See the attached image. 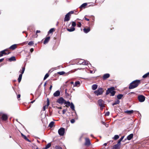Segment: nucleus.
<instances>
[{"label":"nucleus","mask_w":149,"mask_h":149,"mask_svg":"<svg viewBox=\"0 0 149 149\" xmlns=\"http://www.w3.org/2000/svg\"><path fill=\"white\" fill-rule=\"evenodd\" d=\"M140 83L139 80H136L131 82L129 87V89H132L137 87Z\"/></svg>","instance_id":"obj_1"},{"label":"nucleus","mask_w":149,"mask_h":149,"mask_svg":"<svg viewBox=\"0 0 149 149\" xmlns=\"http://www.w3.org/2000/svg\"><path fill=\"white\" fill-rule=\"evenodd\" d=\"M114 90L115 88L113 87H112L108 88L107 91L106 95H107L110 93L111 96H113L116 93L115 91H114Z\"/></svg>","instance_id":"obj_2"},{"label":"nucleus","mask_w":149,"mask_h":149,"mask_svg":"<svg viewBox=\"0 0 149 149\" xmlns=\"http://www.w3.org/2000/svg\"><path fill=\"white\" fill-rule=\"evenodd\" d=\"M25 66L24 65V67L22 68V70H20L19 72V73H20V74L19 75V77L18 79V81L19 83L21 81L22 78V74L24 73V71H25Z\"/></svg>","instance_id":"obj_3"},{"label":"nucleus","mask_w":149,"mask_h":149,"mask_svg":"<svg viewBox=\"0 0 149 149\" xmlns=\"http://www.w3.org/2000/svg\"><path fill=\"white\" fill-rule=\"evenodd\" d=\"M103 92V89L102 88H99L97 90L94 92L95 94L97 96L102 94Z\"/></svg>","instance_id":"obj_4"},{"label":"nucleus","mask_w":149,"mask_h":149,"mask_svg":"<svg viewBox=\"0 0 149 149\" xmlns=\"http://www.w3.org/2000/svg\"><path fill=\"white\" fill-rule=\"evenodd\" d=\"M89 62L87 61H86L84 60L81 59L80 60L78 63L79 64H82L83 65H87L88 64Z\"/></svg>","instance_id":"obj_5"},{"label":"nucleus","mask_w":149,"mask_h":149,"mask_svg":"<svg viewBox=\"0 0 149 149\" xmlns=\"http://www.w3.org/2000/svg\"><path fill=\"white\" fill-rule=\"evenodd\" d=\"M65 100L62 97H60L56 101V102L60 104H64Z\"/></svg>","instance_id":"obj_6"},{"label":"nucleus","mask_w":149,"mask_h":149,"mask_svg":"<svg viewBox=\"0 0 149 149\" xmlns=\"http://www.w3.org/2000/svg\"><path fill=\"white\" fill-rule=\"evenodd\" d=\"M58 132L60 135L61 136H63L65 132L64 128L63 127L60 128L58 130Z\"/></svg>","instance_id":"obj_7"},{"label":"nucleus","mask_w":149,"mask_h":149,"mask_svg":"<svg viewBox=\"0 0 149 149\" xmlns=\"http://www.w3.org/2000/svg\"><path fill=\"white\" fill-rule=\"evenodd\" d=\"M145 99V97L143 95H140L138 96V99L139 101L140 102H144Z\"/></svg>","instance_id":"obj_8"},{"label":"nucleus","mask_w":149,"mask_h":149,"mask_svg":"<svg viewBox=\"0 0 149 149\" xmlns=\"http://www.w3.org/2000/svg\"><path fill=\"white\" fill-rule=\"evenodd\" d=\"M98 104L100 107H104V106L103 104L104 102L102 100H98Z\"/></svg>","instance_id":"obj_9"},{"label":"nucleus","mask_w":149,"mask_h":149,"mask_svg":"<svg viewBox=\"0 0 149 149\" xmlns=\"http://www.w3.org/2000/svg\"><path fill=\"white\" fill-rule=\"evenodd\" d=\"M70 15H69V13H68L65 15V17L64 18V21L65 22L68 21H69L70 19Z\"/></svg>","instance_id":"obj_10"},{"label":"nucleus","mask_w":149,"mask_h":149,"mask_svg":"<svg viewBox=\"0 0 149 149\" xmlns=\"http://www.w3.org/2000/svg\"><path fill=\"white\" fill-rule=\"evenodd\" d=\"M85 145L86 146H89L91 144V142L89 139L88 138H86Z\"/></svg>","instance_id":"obj_11"},{"label":"nucleus","mask_w":149,"mask_h":149,"mask_svg":"<svg viewBox=\"0 0 149 149\" xmlns=\"http://www.w3.org/2000/svg\"><path fill=\"white\" fill-rule=\"evenodd\" d=\"M49 105V99H47V104L46 105L44 106L43 107V111L45 110L46 108H47L48 106Z\"/></svg>","instance_id":"obj_12"},{"label":"nucleus","mask_w":149,"mask_h":149,"mask_svg":"<svg viewBox=\"0 0 149 149\" xmlns=\"http://www.w3.org/2000/svg\"><path fill=\"white\" fill-rule=\"evenodd\" d=\"M1 119L3 120H6L8 119V116L6 114H3L1 116Z\"/></svg>","instance_id":"obj_13"},{"label":"nucleus","mask_w":149,"mask_h":149,"mask_svg":"<svg viewBox=\"0 0 149 149\" xmlns=\"http://www.w3.org/2000/svg\"><path fill=\"white\" fill-rule=\"evenodd\" d=\"M120 144L118 142L117 143L113 146V148L114 149H118L120 147Z\"/></svg>","instance_id":"obj_14"},{"label":"nucleus","mask_w":149,"mask_h":149,"mask_svg":"<svg viewBox=\"0 0 149 149\" xmlns=\"http://www.w3.org/2000/svg\"><path fill=\"white\" fill-rule=\"evenodd\" d=\"M60 91L58 90L56 91L53 94V95L54 97H58L60 95Z\"/></svg>","instance_id":"obj_15"},{"label":"nucleus","mask_w":149,"mask_h":149,"mask_svg":"<svg viewBox=\"0 0 149 149\" xmlns=\"http://www.w3.org/2000/svg\"><path fill=\"white\" fill-rule=\"evenodd\" d=\"M50 39V37L49 36L47 37L45 40L44 41L43 43L44 44H46L49 41Z\"/></svg>","instance_id":"obj_16"},{"label":"nucleus","mask_w":149,"mask_h":149,"mask_svg":"<svg viewBox=\"0 0 149 149\" xmlns=\"http://www.w3.org/2000/svg\"><path fill=\"white\" fill-rule=\"evenodd\" d=\"M110 76L109 74H105L103 76V78L104 79H106L109 78Z\"/></svg>","instance_id":"obj_17"},{"label":"nucleus","mask_w":149,"mask_h":149,"mask_svg":"<svg viewBox=\"0 0 149 149\" xmlns=\"http://www.w3.org/2000/svg\"><path fill=\"white\" fill-rule=\"evenodd\" d=\"M133 134H130L127 136V139L129 140H130L133 137Z\"/></svg>","instance_id":"obj_18"},{"label":"nucleus","mask_w":149,"mask_h":149,"mask_svg":"<svg viewBox=\"0 0 149 149\" xmlns=\"http://www.w3.org/2000/svg\"><path fill=\"white\" fill-rule=\"evenodd\" d=\"M84 31L86 33H87L90 30V28H84L83 29Z\"/></svg>","instance_id":"obj_19"},{"label":"nucleus","mask_w":149,"mask_h":149,"mask_svg":"<svg viewBox=\"0 0 149 149\" xmlns=\"http://www.w3.org/2000/svg\"><path fill=\"white\" fill-rule=\"evenodd\" d=\"M87 5V3H84L80 6L79 8H85Z\"/></svg>","instance_id":"obj_20"},{"label":"nucleus","mask_w":149,"mask_h":149,"mask_svg":"<svg viewBox=\"0 0 149 149\" xmlns=\"http://www.w3.org/2000/svg\"><path fill=\"white\" fill-rule=\"evenodd\" d=\"M16 48V45L14 44L11 46L10 47V49L14 50Z\"/></svg>","instance_id":"obj_21"},{"label":"nucleus","mask_w":149,"mask_h":149,"mask_svg":"<svg viewBox=\"0 0 149 149\" xmlns=\"http://www.w3.org/2000/svg\"><path fill=\"white\" fill-rule=\"evenodd\" d=\"M54 122L53 121L51 122L49 124L48 127H50L52 128L54 126Z\"/></svg>","instance_id":"obj_22"},{"label":"nucleus","mask_w":149,"mask_h":149,"mask_svg":"<svg viewBox=\"0 0 149 149\" xmlns=\"http://www.w3.org/2000/svg\"><path fill=\"white\" fill-rule=\"evenodd\" d=\"M75 30V28L74 27H72L70 29H68L67 30L69 32H72L74 31Z\"/></svg>","instance_id":"obj_23"},{"label":"nucleus","mask_w":149,"mask_h":149,"mask_svg":"<svg viewBox=\"0 0 149 149\" xmlns=\"http://www.w3.org/2000/svg\"><path fill=\"white\" fill-rule=\"evenodd\" d=\"M97 84H94L92 85V88L93 90H94L97 89Z\"/></svg>","instance_id":"obj_24"},{"label":"nucleus","mask_w":149,"mask_h":149,"mask_svg":"<svg viewBox=\"0 0 149 149\" xmlns=\"http://www.w3.org/2000/svg\"><path fill=\"white\" fill-rule=\"evenodd\" d=\"M125 112L127 113L128 114H131L133 112V110H127L125 111Z\"/></svg>","instance_id":"obj_25"},{"label":"nucleus","mask_w":149,"mask_h":149,"mask_svg":"<svg viewBox=\"0 0 149 149\" xmlns=\"http://www.w3.org/2000/svg\"><path fill=\"white\" fill-rule=\"evenodd\" d=\"M9 59L10 61H15L16 60L15 58V56H12L9 58Z\"/></svg>","instance_id":"obj_26"},{"label":"nucleus","mask_w":149,"mask_h":149,"mask_svg":"<svg viewBox=\"0 0 149 149\" xmlns=\"http://www.w3.org/2000/svg\"><path fill=\"white\" fill-rule=\"evenodd\" d=\"M70 108L73 111L74 110V104H73V103H71V104L70 105Z\"/></svg>","instance_id":"obj_27"},{"label":"nucleus","mask_w":149,"mask_h":149,"mask_svg":"<svg viewBox=\"0 0 149 149\" xmlns=\"http://www.w3.org/2000/svg\"><path fill=\"white\" fill-rule=\"evenodd\" d=\"M51 146V144L50 143H48L46 146L45 148L44 149H47L49 148Z\"/></svg>","instance_id":"obj_28"},{"label":"nucleus","mask_w":149,"mask_h":149,"mask_svg":"<svg viewBox=\"0 0 149 149\" xmlns=\"http://www.w3.org/2000/svg\"><path fill=\"white\" fill-rule=\"evenodd\" d=\"M120 103V101L119 100H117L114 103L112 104V105L114 106L116 104H118Z\"/></svg>","instance_id":"obj_29"},{"label":"nucleus","mask_w":149,"mask_h":149,"mask_svg":"<svg viewBox=\"0 0 149 149\" xmlns=\"http://www.w3.org/2000/svg\"><path fill=\"white\" fill-rule=\"evenodd\" d=\"M54 31V28H52L50 29L49 31L48 32V34H49L53 32Z\"/></svg>","instance_id":"obj_30"},{"label":"nucleus","mask_w":149,"mask_h":149,"mask_svg":"<svg viewBox=\"0 0 149 149\" xmlns=\"http://www.w3.org/2000/svg\"><path fill=\"white\" fill-rule=\"evenodd\" d=\"M123 95L122 94H120L117 96V98L118 99H121L123 97Z\"/></svg>","instance_id":"obj_31"},{"label":"nucleus","mask_w":149,"mask_h":149,"mask_svg":"<svg viewBox=\"0 0 149 149\" xmlns=\"http://www.w3.org/2000/svg\"><path fill=\"white\" fill-rule=\"evenodd\" d=\"M64 104H66V105H68V106H70V105L71 104L70 103V102L69 101H66L65 100V102L64 103Z\"/></svg>","instance_id":"obj_32"},{"label":"nucleus","mask_w":149,"mask_h":149,"mask_svg":"<svg viewBox=\"0 0 149 149\" xmlns=\"http://www.w3.org/2000/svg\"><path fill=\"white\" fill-rule=\"evenodd\" d=\"M119 138V136L118 135H115L114 136V137L113 138V139L116 140L118 139Z\"/></svg>","instance_id":"obj_33"},{"label":"nucleus","mask_w":149,"mask_h":149,"mask_svg":"<svg viewBox=\"0 0 149 149\" xmlns=\"http://www.w3.org/2000/svg\"><path fill=\"white\" fill-rule=\"evenodd\" d=\"M1 54H2L3 55V54L7 55V54H9V53H10V52H9L8 54L6 53L5 52V51L4 50L1 51Z\"/></svg>","instance_id":"obj_34"},{"label":"nucleus","mask_w":149,"mask_h":149,"mask_svg":"<svg viewBox=\"0 0 149 149\" xmlns=\"http://www.w3.org/2000/svg\"><path fill=\"white\" fill-rule=\"evenodd\" d=\"M80 84V82L79 81H77L75 83V84H74V86H77L79 84Z\"/></svg>","instance_id":"obj_35"},{"label":"nucleus","mask_w":149,"mask_h":149,"mask_svg":"<svg viewBox=\"0 0 149 149\" xmlns=\"http://www.w3.org/2000/svg\"><path fill=\"white\" fill-rule=\"evenodd\" d=\"M149 74V72L143 76V78H146L148 76Z\"/></svg>","instance_id":"obj_36"},{"label":"nucleus","mask_w":149,"mask_h":149,"mask_svg":"<svg viewBox=\"0 0 149 149\" xmlns=\"http://www.w3.org/2000/svg\"><path fill=\"white\" fill-rule=\"evenodd\" d=\"M49 76V74L48 73L46 74L44 78V80H45Z\"/></svg>","instance_id":"obj_37"},{"label":"nucleus","mask_w":149,"mask_h":149,"mask_svg":"<svg viewBox=\"0 0 149 149\" xmlns=\"http://www.w3.org/2000/svg\"><path fill=\"white\" fill-rule=\"evenodd\" d=\"M124 136H123L121 137L119 139V140L118 141V142L119 143H120L121 141L123 140V138H124Z\"/></svg>","instance_id":"obj_38"},{"label":"nucleus","mask_w":149,"mask_h":149,"mask_svg":"<svg viewBox=\"0 0 149 149\" xmlns=\"http://www.w3.org/2000/svg\"><path fill=\"white\" fill-rule=\"evenodd\" d=\"M65 73V72L63 71L59 72H58V73L60 75H62L64 74Z\"/></svg>","instance_id":"obj_39"},{"label":"nucleus","mask_w":149,"mask_h":149,"mask_svg":"<svg viewBox=\"0 0 149 149\" xmlns=\"http://www.w3.org/2000/svg\"><path fill=\"white\" fill-rule=\"evenodd\" d=\"M33 44H34V42L32 41H31L29 42L28 43V45H30V46L33 45Z\"/></svg>","instance_id":"obj_40"},{"label":"nucleus","mask_w":149,"mask_h":149,"mask_svg":"<svg viewBox=\"0 0 149 149\" xmlns=\"http://www.w3.org/2000/svg\"><path fill=\"white\" fill-rule=\"evenodd\" d=\"M72 26H73V27H75L76 26V22H72Z\"/></svg>","instance_id":"obj_41"},{"label":"nucleus","mask_w":149,"mask_h":149,"mask_svg":"<svg viewBox=\"0 0 149 149\" xmlns=\"http://www.w3.org/2000/svg\"><path fill=\"white\" fill-rule=\"evenodd\" d=\"M77 26L80 27L81 26V24L80 22H78V24H77Z\"/></svg>","instance_id":"obj_42"},{"label":"nucleus","mask_w":149,"mask_h":149,"mask_svg":"<svg viewBox=\"0 0 149 149\" xmlns=\"http://www.w3.org/2000/svg\"><path fill=\"white\" fill-rule=\"evenodd\" d=\"M75 121V120L73 119H72L71 120H70V122L72 123H74Z\"/></svg>","instance_id":"obj_43"},{"label":"nucleus","mask_w":149,"mask_h":149,"mask_svg":"<svg viewBox=\"0 0 149 149\" xmlns=\"http://www.w3.org/2000/svg\"><path fill=\"white\" fill-rule=\"evenodd\" d=\"M109 111H107L106 112L105 114V115L106 116H108L109 115Z\"/></svg>","instance_id":"obj_44"},{"label":"nucleus","mask_w":149,"mask_h":149,"mask_svg":"<svg viewBox=\"0 0 149 149\" xmlns=\"http://www.w3.org/2000/svg\"><path fill=\"white\" fill-rule=\"evenodd\" d=\"M55 148L56 149H62L61 147L58 146H56Z\"/></svg>","instance_id":"obj_45"},{"label":"nucleus","mask_w":149,"mask_h":149,"mask_svg":"<svg viewBox=\"0 0 149 149\" xmlns=\"http://www.w3.org/2000/svg\"><path fill=\"white\" fill-rule=\"evenodd\" d=\"M74 13V12L73 11H71L69 12L68 13H69V15H70L71 14H73Z\"/></svg>","instance_id":"obj_46"},{"label":"nucleus","mask_w":149,"mask_h":149,"mask_svg":"<svg viewBox=\"0 0 149 149\" xmlns=\"http://www.w3.org/2000/svg\"><path fill=\"white\" fill-rule=\"evenodd\" d=\"M40 30H37L36 32V34L37 35V33H40Z\"/></svg>","instance_id":"obj_47"},{"label":"nucleus","mask_w":149,"mask_h":149,"mask_svg":"<svg viewBox=\"0 0 149 149\" xmlns=\"http://www.w3.org/2000/svg\"><path fill=\"white\" fill-rule=\"evenodd\" d=\"M33 51V48H31L30 50L31 52H32Z\"/></svg>","instance_id":"obj_48"},{"label":"nucleus","mask_w":149,"mask_h":149,"mask_svg":"<svg viewBox=\"0 0 149 149\" xmlns=\"http://www.w3.org/2000/svg\"><path fill=\"white\" fill-rule=\"evenodd\" d=\"M66 111V110H63L62 111L63 113V114H64Z\"/></svg>","instance_id":"obj_49"},{"label":"nucleus","mask_w":149,"mask_h":149,"mask_svg":"<svg viewBox=\"0 0 149 149\" xmlns=\"http://www.w3.org/2000/svg\"><path fill=\"white\" fill-rule=\"evenodd\" d=\"M104 125H105V126L107 127H108V126H109V125H108V124H106V123H105V124Z\"/></svg>","instance_id":"obj_50"},{"label":"nucleus","mask_w":149,"mask_h":149,"mask_svg":"<svg viewBox=\"0 0 149 149\" xmlns=\"http://www.w3.org/2000/svg\"><path fill=\"white\" fill-rule=\"evenodd\" d=\"M23 138H24L25 140L27 139V137L25 135L24 136V137H23Z\"/></svg>","instance_id":"obj_51"},{"label":"nucleus","mask_w":149,"mask_h":149,"mask_svg":"<svg viewBox=\"0 0 149 149\" xmlns=\"http://www.w3.org/2000/svg\"><path fill=\"white\" fill-rule=\"evenodd\" d=\"M20 97V94H18L17 95V98L18 99H19V98Z\"/></svg>","instance_id":"obj_52"},{"label":"nucleus","mask_w":149,"mask_h":149,"mask_svg":"<svg viewBox=\"0 0 149 149\" xmlns=\"http://www.w3.org/2000/svg\"><path fill=\"white\" fill-rule=\"evenodd\" d=\"M84 19H85L87 21H89V19L86 18L85 17H84Z\"/></svg>","instance_id":"obj_53"},{"label":"nucleus","mask_w":149,"mask_h":149,"mask_svg":"<svg viewBox=\"0 0 149 149\" xmlns=\"http://www.w3.org/2000/svg\"><path fill=\"white\" fill-rule=\"evenodd\" d=\"M4 60V58H1L0 59V62H2Z\"/></svg>","instance_id":"obj_54"},{"label":"nucleus","mask_w":149,"mask_h":149,"mask_svg":"<svg viewBox=\"0 0 149 149\" xmlns=\"http://www.w3.org/2000/svg\"><path fill=\"white\" fill-rule=\"evenodd\" d=\"M52 85H51L49 87V90H51L52 89Z\"/></svg>","instance_id":"obj_55"},{"label":"nucleus","mask_w":149,"mask_h":149,"mask_svg":"<svg viewBox=\"0 0 149 149\" xmlns=\"http://www.w3.org/2000/svg\"><path fill=\"white\" fill-rule=\"evenodd\" d=\"M35 101V100H33L31 102V103H33Z\"/></svg>","instance_id":"obj_56"},{"label":"nucleus","mask_w":149,"mask_h":149,"mask_svg":"<svg viewBox=\"0 0 149 149\" xmlns=\"http://www.w3.org/2000/svg\"><path fill=\"white\" fill-rule=\"evenodd\" d=\"M3 55H2V54H1V52H0V57H1V56H2Z\"/></svg>","instance_id":"obj_57"},{"label":"nucleus","mask_w":149,"mask_h":149,"mask_svg":"<svg viewBox=\"0 0 149 149\" xmlns=\"http://www.w3.org/2000/svg\"><path fill=\"white\" fill-rule=\"evenodd\" d=\"M102 124H103L104 125L105 124V123H104V122H103V121H102Z\"/></svg>","instance_id":"obj_58"},{"label":"nucleus","mask_w":149,"mask_h":149,"mask_svg":"<svg viewBox=\"0 0 149 149\" xmlns=\"http://www.w3.org/2000/svg\"><path fill=\"white\" fill-rule=\"evenodd\" d=\"M8 49H5L4 50L5 51H8Z\"/></svg>","instance_id":"obj_59"},{"label":"nucleus","mask_w":149,"mask_h":149,"mask_svg":"<svg viewBox=\"0 0 149 149\" xmlns=\"http://www.w3.org/2000/svg\"><path fill=\"white\" fill-rule=\"evenodd\" d=\"M21 134L22 136V137H24V136H25L23 134H22V133H21Z\"/></svg>","instance_id":"obj_60"},{"label":"nucleus","mask_w":149,"mask_h":149,"mask_svg":"<svg viewBox=\"0 0 149 149\" xmlns=\"http://www.w3.org/2000/svg\"><path fill=\"white\" fill-rule=\"evenodd\" d=\"M21 134L22 136V137H24V136H25L23 134H22V133H21Z\"/></svg>","instance_id":"obj_61"},{"label":"nucleus","mask_w":149,"mask_h":149,"mask_svg":"<svg viewBox=\"0 0 149 149\" xmlns=\"http://www.w3.org/2000/svg\"><path fill=\"white\" fill-rule=\"evenodd\" d=\"M26 140L27 141L29 142H30V141L27 138V139H26Z\"/></svg>","instance_id":"obj_62"},{"label":"nucleus","mask_w":149,"mask_h":149,"mask_svg":"<svg viewBox=\"0 0 149 149\" xmlns=\"http://www.w3.org/2000/svg\"><path fill=\"white\" fill-rule=\"evenodd\" d=\"M107 145V143H105L104 144V146H106Z\"/></svg>","instance_id":"obj_63"},{"label":"nucleus","mask_w":149,"mask_h":149,"mask_svg":"<svg viewBox=\"0 0 149 149\" xmlns=\"http://www.w3.org/2000/svg\"><path fill=\"white\" fill-rule=\"evenodd\" d=\"M90 73H93V71H90Z\"/></svg>","instance_id":"obj_64"}]
</instances>
